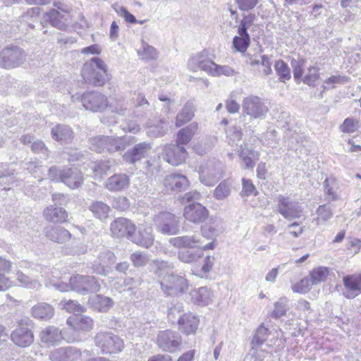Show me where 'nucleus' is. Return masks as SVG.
<instances>
[{
    "mask_svg": "<svg viewBox=\"0 0 361 361\" xmlns=\"http://www.w3.org/2000/svg\"><path fill=\"white\" fill-rule=\"evenodd\" d=\"M257 16L255 13H249L243 15L236 25V35L232 42V49L235 52L245 53L250 44L249 32L255 31L257 27Z\"/></svg>",
    "mask_w": 361,
    "mask_h": 361,
    "instance_id": "nucleus-1",
    "label": "nucleus"
},
{
    "mask_svg": "<svg viewBox=\"0 0 361 361\" xmlns=\"http://www.w3.org/2000/svg\"><path fill=\"white\" fill-rule=\"evenodd\" d=\"M56 289L61 292L75 291L80 294L88 292H99L101 289L99 282L92 276L75 274L70 277L69 282L56 283Z\"/></svg>",
    "mask_w": 361,
    "mask_h": 361,
    "instance_id": "nucleus-2",
    "label": "nucleus"
},
{
    "mask_svg": "<svg viewBox=\"0 0 361 361\" xmlns=\"http://www.w3.org/2000/svg\"><path fill=\"white\" fill-rule=\"evenodd\" d=\"M107 73V66L104 61L99 58L94 57L86 62L81 71L83 79L89 83L95 85H102L105 82L104 77Z\"/></svg>",
    "mask_w": 361,
    "mask_h": 361,
    "instance_id": "nucleus-3",
    "label": "nucleus"
},
{
    "mask_svg": "<svg viewBox=\"0 0 361 361\" xmlns=\"http://www.w3.org/2000/svg\"><path fill=\"white\" fill-rule=\"evenodd\" d=\"M49 177L51 180L62 182L71 189H75L82 185L83 175L76 168L59 169L52 166L49 170Z\"/></svg>",
    "mask_w": 361,
    "mask_h": 361,
    "instance_id": "nucleus-4",
    "label": "nucleus"
},
{
    "mask_svg": "<svg viewBox=\"0 0 361 361\" xmlns=\"http://www.w3.org/2000/svg\"><path fill=\"white\" fill-rule=\"evenodd\" d=\"M160 286L165 295L178 296L188 290L189 284L183 276L167 273L161 279Z\"/></svg>",
    "mask_w": 361,
    "mask_h": 361,
    "instance_id": "nucleus-5",
    "label": "nucleus"
},
{
    "mask_svg": "<svg viewBox=\"0 0 361 361\" xmlns=\"http://www.w3.org/2000/svg\"><path fill=\"white\" fill-rule=\"evenodd\" d=\"M243 113L252 119H264L269 111L265 101L255 95L245 97L242 102Z\"/></svg>",
    "mask_w": 361,
    "mask_h": 361,
    "instance_id": "nucleus-6",
    "label": "nucleus"
},
{
    "mask_svg": "<svg viewBox=\"0 0 361 361\" xmlns=\"http://www.w3.org/2000/svg\"><path fill=\"white\" fill-rule=\"evenodd\" d=\"M200 180L207 186H212L223 176V164L216 159L203 162L199 169Z\"/></svg>",
    "mask_w": 361,
    "mask_h": 361,
    "instance_id": "nucleus-7",
    "label": "nucleus"
},
{
    "mask_svg": "<svg viewBox=\"0 0 361 361\" xmlns=\"http://www.w3.org/2000/svg\"><path fill=\"white\" fill-rule=\"evenodd\" d=\"M153 222L157 230L162 234L173 235L179 233L180 219L171 212H159L154 216Z\"/></svg>",
    "mask_w": 361,
    "mask_h": 361,
    "instance_id": "nucleus-8",
    "label": "nucleus"
},
{
    "mask_svg": "<svg viewBox=\"0 0 361 361\" xmlns=\"http://www.w3.org/2000/svg\"><path fill=\"white\" fill-rule=\"evenodd\" d=\"M96 345L102 353H118L123 350L124 342L118 336L111 332H99L94 338Z\"/></svg>",
    "mask_w": 361,
    "mask_h": 361,
    "instance_id": "nucleus-9",
    "label": "nucleus"
},
{
    "mask_svg": "<svg viewBox=\"0 0 361 361\" xmlns=\"http://www.w3.org/2000/svg\"><path fill=\"white\" fill-rule=\"evenodd\" d=\"M72 100L73 102L80 101L86 110L92 112L102 111L108 106L106 97L97 92H87L81 97L77 94L73 95Z\"/></svg>",
    "mask_w": 361,
    "mask_h": 361,
    "instance_id": "nucleus-10",
    "label": "nucleus"
},
{
    "mask_svg": "<svg viewBox=\"0 0 361 361\" xmlns=\"http://www.w3.org/2000/svg\"><path fill=\"white\" fill-rule=\"evenodd\" d=\"M40 340L47 345H54L62 340L73 343L76 341L78 338L73 334H71L68 329L61 331L57 327L49 326L40 333Z\"/></svg>",
    "mask_w": 361,
    "mask_h": 361,
    "instance_id": "nucleus-11",
    "label": "nucleus"
},
{
    "mask_svg": "<svg viewBox=\"0 0 361 361\" xmlns=\"http://www.w3.org/2000/svg\"><path fill=\"white\" fill-rule=\"evenodd\" d=\"M26 59L24 51L17 47H6L0 52V66L14 68L22 65Z\"/></svg>",
    "mask_w": 361,
    "mask_h": 361,
    "instance_id": "nucleus-12",
    "label": "nucleus"
},
{
    "mask_svg": "<svg viewBox=\"0 0 361 361\" xmlns=\"http://www.w3.org/2000/svg\"><path fill=\"white\" fill-rule=\"evenodd\" d=\"M336 288L341 290L345 298H355L361 293V272L344 275L342 277V285H336Z\"/></svg>",
    "mask_w": 361,
    "mask_h": 361,
    "instance_id": "nucleus-13",
    "label": "nucleus"
},
{
    "mask_svg": "<svg viewBox=\"0 0 361 361\" xmlns=\"http://www.w3.org/2000/svg\"><path fill=\"white\" fill-rule=\"evenodd\" d=\"M278 200V212L286 219L292 220L300 218L303 214V208L296 201L288 197L279 195Z\"/></svg>",
    "mask_w": 361,
    "mask_h": 361,
    "instance_id": "nucleus-14",
    "label": "nucleus"
},
{
    "mask_svg": "<svg viewBox=\"0 0 361 361\" xmlns=\"http://www.w3.org/2000/svg\"><path fill=\"white\" fill-rule=\"evenodd\" d=\"M169 243L175 247H188L197 248L198 250H213L215 247V243L212 241L205 245H202V243L197 235H182L171 238Z\"/></svg>",
    "mask_w": 361,
    "mask_h": 361,
    "instance_id": "nucleus-15",
    "label": "nucleus"
},
{
    "mask_svg": "<svg viewBox=\"0 0 361 361\" xmlns=\"http://www.w3.org/2000/svg\"><path fill=\"white\" fill-rule=\"evenodd\" d=\"M214 62L210 59L207 51L203 50L192 56L188 62V68L192 72L202 71L210 74Z\"/></svg>",
    "mask_w": 361,
    "mask_h": 361,
    "instance_id": "nucleus-16",
    "label": "nucleus"
},
{
    "mask_svg": "<svg viewBox=\"0 0 361 361\" xmlns=\"http://www.w3.org/2000/svg\"><path fill=\"white\" fill-rule=\"evenodd\" d=\"M209 216L208 209L198 202L188 204L183 209V217L192 224L204 222Z\"/></svg>",
    "mask_w": 361,
    "mask_h": 361,
    "instance_id": "nucleus-17",
    "label": "nucleus"
},
{
    "mask_svg": "<svg viewBox=\"0 0 361 361\" xmlns=\"http://www.w3.org/2000/svg\"><path fill=\"white\" fill-rule=\"evenodd\" d=\"M66 324L73 331L71 332L68 329L70 333L73 334L77 338L78 336L75 335V332H87L94 327V321L90 317L79 314L70 316L66 320ZM78 340L79 338L77 341Z\"/></svg>",
    "mask_w": 361,
    "mask_h": 361,
    "instance_id": "nucleus-18",
    "label": "nucleus"
},
{
    "mask_svg": "<svg viewBox=\"0 0 361 361\" xmlns=\"http://www.w3.org/2000/svg\"><path fill=\"white\" fill-rule=\"evenodd\" d=\"M164 151V159L173 166L181 164L188 157V152L185 147L177 143L165 145Z\"/></svg>",
    "mask_w": 361,
    "mask_h": 361,
    "instance_id": "nucleus-19",
    "label": "nucleus"
},
{
    "mask_svg": "<svg viewBox=\"0 0 361 361\" xmlns=\"http://www.w3.org/2000/svg\"><path fill=\"white\" fill-rule=\"evenodd\" d=\"M157 342L159 347L163 350L173 353L180 345L181 338L178 334L166 330L159 334Z\"/></svg>",
    "mask_w": 361,
    "mask_h": 361,
    "instance_id": "nucleus-20",
    "label": "nucleus"
},
{
    "mask_svg": "<svg viewBox=\"0 0 361 361\" xmlns=\"http://www.w3.org/2000/svg\"><path fill=\"white\" fill-rule=\"evenodd\" d=\"M135 229V225L126 218H117L111 222L110 226V231L114 236L117 238L126 236L130 240Z\"/></svg>",
    "mask_w": 361,
    "mask_h": 361,
    "instance_id": "nucleus-21",
    "label": "nucleus"
},
{
    "mask_svg": "<svg viewBox=\"0 0 361 361\" xmlns=\"http://www.w3.org/2000/svg\"><path fill=\"white\" fill-rule=\"evenodd\" d=\"M163 185L166 191L179 192L189 188L190 181L185 176L173 173L165 176Z\"/></svg>",
    "mask_w": 361,
    "mask_h": 361,
    "instance_id": "nucleus-22",
    "label": "nucleus"
},
{
    "mask_svg": "<svg viewBox=\"0 0 361 361\" xmlns=\"http://www.w3.org/2000/svg\"><path fill=\"white\" fill-rule=\"evenodd\" d=\"M130 240L141 247L145 248L151 247L154 242V236L152 233V228L147 225H140L137 231L133 233Z\"/></svg>",
    "mask_w": 361,
    "mask_h": 361,
    "instance_id": "nucleus-23",
    "label": "nucleus"
},
{
    "mask_svg": "<svg viewBox=\"0 0 361 361\" xmlns=\"http://www.w3.org/2000/svg\"><path fill=\"white\" fill-rule=\"evenodd\" d=\"M81 357V352L74 347L59 348L49 355L51 361H76Z\"/></svg>",
    "mask_w": 361,
    "mask_h": 361,
    "instance_id": "nucleus-24",
    "label": "nucleus"
},
{
    "mask_svg": "<svg viewBox=\"0 0 361 361\" xmlns=\"http://www.w3.org/2000/svg\"><path fill=\"white\" fill-rule=\"evenodd\" d=\"M151 148L150 143H139L123 155V160L127 163L134 164L147 157Z\"/></svg>",
    "mask_w": 361,
    "mask_h": 361,
    "instance_id": "nucleus-25",
    "label": "nucleus"
},
{
    "mask_svg": "<svg viewBox=\"0 0 361 361\" xmlns=\"http://www.w3.org/2000/svg\"><path fill=\"white\" fill-rule=\"evenodd\" d=\"M130 183V178L125 173H116L106 179L104 187L111 192H120L127 189Z\"/></svg>",
    "mask_w": 361,
    "mask_h": 361,
    "instance_id": "nucleus-26",
    "label": "nucleus"
},
{
    "mask_svg": "<svg viewBox=\"0 0 361 361\" xmlns=\"http://www.w3.org/2000/svg\"><path fill=\"white\" fill-rule=\"evenodd\" d=\"M44 20L49 22L53 27L65 30L70 21V13H61L56 9H51L43 16Z\"/></svg>",
    "mask_w": 361,
    "mask_h": 361,
    "instance_id": "nucleus-27",
    "label": "nucleus"
},
{
    "mask_svg": "<svg viewBox=\"0 0 361 361\" xmlns=\"http://www.w3.org/2000/svg\"><path fill=\"white\" fill-rule=\"evenodd\" d=\"M112 298L102 294H96L89 298L88 305L94 311L106 313L114 306Z\"/></svg>",
    "mask_w": 361,
    "mask_h": 361,
    "instance_id": "nucleus-28",
    "label": "nucleus"
},
{
    "mask_svg": "<svg viewBox=\"0 0 361 361\" xmlns=\"http://www.w3.org/2000/svg\"><path fill=\"white\" fill-rule=\"evenodd\" d=\"M238 153L245 169H252L259 157V152L255 151L247 143L240 145Z\"/></svg>",
    "mask_w": 361,
    "mask_h": 361,
    "instance_id": "nucleus-29",
    "label": "nucleus"
},
{
    "mask_svg": "<svg viewBox=\"0 0 361 361\" xmlns=\"http://www.w3.org/2000/svg\"><path fill=\"white\" fill-rule=\"evenodd\" d=\"M115 262V255L110 250L102 252L97 260L93 264L94 271L100 275H106L109 272V267Z\"/></svg>",
    "mask_w": 361,
    "mask_h": 361,
    "instance_id": "nucleus-30",
    "label": "nucleus"
},
{
    "mask_svg": "<svg viewBox=\"0 0 361 361\" xmlns=\"http://www.w3.org/2000/svg\"><path fill=\"white\" fill-rule=\"evenodd\" d=\"M190 296L192 303L200 306L208 305L212 302L214 299L213 292L207 287H200L192 290Z\"/></svg>",
    "mask_w": 361,
    "mask_h": 361,
    "instance_id": "nucleus-31",
    "label": "nucleus"
},
{
    "mask_svg": "<svg viewBox=\"0 0 361 361\" xmlns=\"http://www.w3.org/2000/svg\"><path fill=\"white\" fill-rule=\"evenodd\" d=\"M198 317L192 313L188 312L182 314L178 320L179 329L185 334L195 333L199 325Z\"/></svg>",
    "mask_w": 361,
    "mask_h": 361,
    "instance_id": "nucleus-32",
    "label": "nucleus"
},
{
    "mask_svg": "<svg viewBox=\"0 0 361 361\" xmlns=\"http://www.w3.org/2000/svg\"><path fill=\"white\" fill-rule=\"evenodd\" d=\"M133 140L131 137L123 136V137H109L108 138L104 139H97L95 140L96 142H106L108 143V147H106V150L109 152H115L118 151L124 150L131 142Z\"/></svg>",
    "mask_w": 361,
    "mask_h": 361,
    "instance_id": "nucleus-33",
    "label": "nucleus"
},
{
    "mask_svg": "<svg viewBox=\"0 0 361 361\" xmlns=\"http://www.w3.org/2000/svg\"><path fill=\"white\" fill-rule=\"evenodd\" d=\"M44 232L46 237L57 243H65L72 238L71 233L62 227L48 226Z\"/></svg>",
    "mask_w": 361,
    "mask_h": 361,
    "instance_id": "nucleus-34",
    "label": "nucleus"
},
{
    "mask_svg": "<svg viewBox=\"0 0 361 361\" xmlns=\"http://www.w3.org/2000/svg\"><path fill=\"white\" fill-rule=\"evenodd\" d=\"M13 342L18 346L26 347L30 345L34 340L32 331L27 327H18L11 334Z\"/></svg>",
    "mask_w": 361,
    "mask_h": 361,
    "instance_id": "nucleus-35",
    "label": "nucleus"
},
{
    "mask_svg": "<svg viewBox=\"0 0 361 361\" xmlns=\"http://www.w3.org/2000/svg\"><path fill=\"white\" fill-rule=\"evenodd\" d=\"M46 220L54 223H63L68 220V212L61 207L50 206L47 207L43 212Z\"/></svg>",
    "mask_w": 361,
    "mask_h": 361,
    "instance_id": "nucleus-36",
    "label": "nucleus"
},
{
    "mask_svg": "<svg viewBox=\"0 0 361 361\" xmlns=\"http://www.w3.org/2000/svg\"><path fill=\"white\" fill-rule=\"evenodd\" d=\"M31 314L36 319L48 320L54 317V309L48 303L39 302L32 307Z\"/></svg>",
    "mask_w": 361,
    "mask_h": 361,
    "instance_id": "nucleus-37",
    "label": "nucleus"
},
{
    "mask_svg": "<svg viewBox=\"0 0 361 361\" xmlns=\"http://www.w3.org/2000/svg\"><path fill=\"white\" fill-rule=\"evenodd\" d=\"M324 195L328 201H336L339 199V185L334 177H328L324 182Z\"/></svg>",
    "mask_w": 361,
    "mask_h": 361,
    "instance_id": "nucleus-38",
    "label": "nucleus"
},
{
    "mask_svg": "<svg viewBox=\"0 0 361 361\" xmlns=\"http://www.w3.org/2000/svg\"><path fill=\"white\" fill-rule=\"evenodd\" d=\"M331 274L332 271L330 268L327 267L319 266L312 269L310 271L308 276L313 286H316L322 282H325Z\"/></svg>",
    "mask_w": 361,
    "mask_h": 361,
    "instance_id": "nucleus-39",
    "label": "nucleus"
},
{
    "mask_svg": "<svg viewBox=\"0 0 361 361\" xmlns=\"http://www.w3.org/2000/svg\"><path fill=\"white\" fill-rule=\"evenodd\" d=\"M222 231L223 222L221 219H214L201 228L202 235L207 239L215 238Z\"/></svg>",
    "mask_w": 361,
    "mask_h": 361,
    "instance_id": "nucleus-40",
    "label": "nucleus"
},
{
    "mask_svg": "<svg viewBox=\"0 0 361 361\" xmlns=\"http://www.w3.org/2000/svg\"><path fill=\"white\" fill-rule=\"evenodd\" d=\"M197 129L198 124L195 122L180 129L177 133L176 143L180 145L188 144L195 135Z\"/></svg>",
    "mask_w": 361,
    "mask_h": 361,
    "instance_id": "nucleus-41",
    "label": "nucleus"
},
{
    "mask_svg": "<svg viewBox=\"0 0 361 361\" xmlns=\"http://www.w3.org/2000/svg\"><path fill=\"white\" fill-rule=\"evenodd\" d=\"M52 138L58 142H67L73 137L72 130L64 125H57L51 129Z\"/></svg>",
    "mask_w": 361,
    "mask_h": 361,
    "instance_id": "nucleus-42",
    "label": "nucleus"
},
{
    "mask_svg": "<svg viewBox=\"0 0 361 361\" xmlns=\"http://www.w3.org/2000/svg\"><path fill=\"white\" fill-rule=\"evenodd\" d=\"M139 58L145 61H154L159 57V51L153 46L142 41L140 47L137 51Z\"/></svg>",
    "mask_w": 361,
    "mask_h": 361,
    "instance_id": "nucleus-43",
    "label": "nucleus"
},
{
    "mask_svg": "<svg viewBox=\"0 0 361 361\" xmlns=\"http://www.w3.org/2000/svg\"><path fill=\"white\" fill-rule=\"evenodd\" d=\"M89 209L95 218L102 221H104L109 217V214L111 211L110 207L101 201L92 202Z\"/></svg>",
    "mask_w": 361,
    "mask_h": 361,
    "instance_id": "nucleus-44",
    "label": "nucleus"
},
{
    "mask_svg": "<svg viewBox=\"0 0 361 361\" xmlns=\"http://www.w3.org/2000/svg\"><path fill=\"white\" fill-rule=\"evenodd\" d=\"M42 276L44 278V282L46 286H53L56 288V286L54 283H61L62 279L60 271L55 268H44L42 271Z\"/></svg>",
    "mask_w": 361,
    "mask_h": 361,
    "instance_id": "nucleus-45",
    "label": "nucleus"
},
{
    "mask_svg": "<svg viewBox=\"0 0 361 361\" xmlns=\"http://www.w3.org/2000/svg\"><path fill=\"white\" fill-rule=\"evenodd\" d=\"M168 128V123L163 121L159 120L155 123L146 125L147 133L149 137H159L165 135Z\"/></svg>",
    "mask_w": 361,
    "mask_h": 361,
    "instance_id": "nucleus-46",
    "label": "nucleus"
},
{
    "mask_svg": "<svg viewBox=\"0 0 361 361\" xmlns=\"http://www.w3.org/2000/svg\"><path fill=\"white\" fill-rule=\"evenodd\" d=\"M195 108L192 104L187 103L181 111H180L176 119V126L180 127L189 122L194 117Z\"/></svg>",
    "mask_w": 361,
    "mask_h": 361,
    "instance_id": "nucleus-47",
    "label": "nucleus"
},
{
    "mask_svg": "<svg viewBox=\"0 0 361 361\" xmlns=\"http://www.w3.org/2000/svg\"><path fill=\"white\" fill-rule=\"evenodd\" d=\"M288 299L287 297H281L274 304V310L271 312V317L279 319L286 314L288 310Z\"/></svg>",
    "mask_w": 361,
    "mask_h": 361,
    "instance_id": "nucleus-48",
    "label": "nucleus"
},
{
    "mask_svg": "<svg viewBox=\"0 0 361 361\" xmlns=\"http://www.w3.org/2000/svg\"><path fill=\"white\" fill-rule=\"evenodd\" d=\"M59 306L62 310L69 313L85 312L86 308L80 305L78 301L73 300H63L59 302Z\"/></svg>",
    "mask_w": 361,
    "mask_h": 361,
    "instance_id": "nucleus-49",
    "label": "nucleus"
},
{
    "mask_svg": "<svg viewBox=\"0 0 361 361\" xmlns=\"http://www.w3.org/2000/svg\"><path fill=\"white\" fill-rule=\"evenodd\" d=\"M312 286L313 284L309 276H307L298 282L292 284L291 290L295 293L305 294L312 289Z\"/></svg>",
    "mask_w": 361,
    "mask_h": 361,
    "instance_id": "nucleus-50",
    "label": "nucleus"
},
{
    "mask_svg": "<svg viewBox=\"0 0 361 361\" xmlns=\"http://www.w3.org/2000/svg\"><path fill=\"white\" fill-rule=\"evenodd\" d=\"M317 218L314 219V221L317 225H319L323 222H326L333 216V212L329 206L326 204L320 205L317 209Z\"/></svg>",
    "mask_w": 361,
    "mask_h": 361,
    "instance_id": "nucleus-51",
    "label": "nucleus"
},
{
    "mask_svg": "<svg viewBox=\"0 0 361 361\" xmlns=\"http://www.w3.org/2000/svg\"><path fill=\"white\" fill-rule=\"evenodd\" d=\"M111 111L118 114V116H126L130 114V109L128 108L127 102L123 99H115L110 104Z\"/></svg>",
    "mask_w": 361,
    "mask_h": 361,
    "instance_id": "nucleus-52",
    "label": "nucleus"
},
{
    "mask_svg": "<svg viewBox=\"0 0 361 361\" xmlns=\"http://www.w3.org/2000/svg\"><path fill=\"white\" fill-rule=\"evenodd\" d=\"M274 69L281 81L285 82L290 79V70L283 61H276L274 63Z\"/></svg>",
    "mask_w": 361,
    "mask_h": 361,
    "instance_id": "nucleus-53",
    "label": "nucleus"
},
{
    "mask_svg": "<svg viewBox=\"0 0 361 361\" xmlns=\"http://www.w3.org/2000/svg\"><path fill=\"white\" fill-rule=\"evenodd\" d=\"M178 257L184 263H192L201 258L202 253L200 250L196 251L182 250L178 252Z\"/></svg>",
    "mask_w": 361,
    "mask_h": 361,
    "instance_id": "nucleus-54",
    "label": "nucleus"
},
{
    "mask_svg": "<svg viewBox=\"0 0 361 361\" xmlns=\"http://www.w3.org/2000/svg\"><path fill=\"white\" fill-rule=\"evenodd\" d=\"M349 81V78L344 75H331L324 81L323 88L324 90L332 89L337 85H343Z\"/></svg>",
    "mask_w": 361,
    "mask_h": 361,
    "instance_id": "nucleus-55",
    "label": "nucleus"
},
{
    "mask_svg": "<svg viewBox=\"0 0 361 361\" xmlns=\"http://www.w3.org/2000/svg\"><path fill=\"white\" fill-rule=\"evenodd\" d=\"M235 73L234 69L227 65H219L214 63L209 75L213 77L233 76Z\"/></svg>",
    "mask_w": 361,
    "mask_h": 361,
    "instance_id": "nucleus-56",
    "label": "nucleus"
},
{
    "mask_svg": "<svg viewBox=\"0 0 361 361\" xmlns=\"http://www.w3.org/2000/svg\"><path fill=\"white\" fill-rule=\"evenodd\" d=\"M130 259L133 266L135 267H144L147 264L149 261V256L141 251H136L132 253Z\"/></svg>",
    "mask_w": 361,
    "mask_h": 361,
    "instance_id": "nucleus-57",
    "label": "nucleus"
},
{
    "mask_svg": "<svg viewBox=\"0 0 361 361\" xmlns=\"http://www.w3.org/2000/svg\"><path fill=\"white\" fill-rule=\"evenodd\" d=\"M269 335V329L266 328L263 324L260 325L252 338V345L253 346L256 345L262 344L267 338Z\"/></svg>",
    "mask_w": 361,
    "mask_h": 361,
    "instance_id": "nucleus-58",
    "label": "nucleus"
},
{
    "mask_svg": "<svg viewBox=\"0 0 361 361\" xmlns=\"http://www.w3.org/2000/svg\"><path fill=\"white\" fill-rule=\"evenodd\" d=\"M16 275L17 281L22 286L30 288H39L40 287V283L37 281L31 279L29 276H26L23 272L18 271Z\"/></svg>",
    "mask_w": 361,
    "mask_h": 361,
    "instance_id": "nucleus-59",
    "label": "nucleus"
},
{
    "mask_svg": "<svg viewBox=\"0 0 361 361\" xmlns=\"http://www.w3.org/2000/svg\"><path fill=\"white\" fill-rule=\"evenodd\" d=\"M230 184L226 181H223L215 188L214 197L218 200H224L230 195Z\"/></svg>",
    "mask_w": 361,
    "mask_h": 361,
    "instance_id": "nucleus-60",
    "label": "nucleus"
},
{
    "mask_svg": "<svg viewBox=\"0 0 361 361\" xmlns=\"http://www.w3.org/2000/svg\"><path fill=\"white\" fill-rule=\"evenodd\" d=\"M319 78V68L312 66L308 69L307 75L304 78V82L308 85L314 86Z\"/></svg>",
    "mask_w": 361,
    "mask_h": 361,
    "instance_id": "nucleus-61",
    "label": "nucleus"
},
{
    "mask_svg": "<svg viewBox=\"0 0 361 361\" xmlns=\"http://www.w3.org/2000/svg\"><path fill=\"white\" fill-rule=\"evenodd\" d=\"M341 132L353 133L358 128V122L352 118H347L339 127Z\"/></svg>",
    "mask_w": 361,
    "mask_h": 361,
    "instance_id": "nucleus-62",
    "label": "nucleus"
},
{
    "mask_svg": "<svg viewBox=\"0 0 361 361\" xmlns=\"http://www.w3.org/2000/svg\"><path fill=\"white\" fill-rule=\"evenodd\" d=\"M242 185L243 189L241 191V196H250V195H256L257 194V191L252 180L246 178L242 179Z\"/></svg>",
    "mask_w": 361,
    "mask_h": 361,
    "instance_id": "nucleus-63",
    "label": "nucleus"
},
{
    "mask_svg": "<svg viewBox=\"0 0 361 361\" xmlns=\"http://www.w3.org/2000/svg\"><path fill=\"white\" fill-rule=\"evenodd\" d=\"M227 138L229 140V142H235L237 141H240L243 136V132L240 127L238 126H231L226 130Z\"/></svg>",
    "mask_w": 361,
    "mask_h": 361,
    "instance_id": "nucleus-64",
    "label": "nucleus"
}]
</instances>
